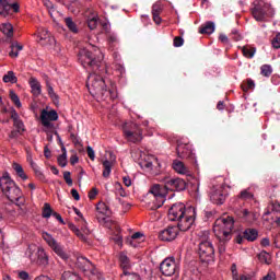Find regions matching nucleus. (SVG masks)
I'll return each instance as SVG.
<instances>
[{
    "mask_svg": "<svg viewBox=\"0 0 280 280\" xmlns=\"http://www.w3.org/2000/svg\"><path fill=\"white\" fill-rule=\"evenodd\" d=\"M268 10H270V5L268 3H265L264 0H257L254 2L252 14L256 21H264Z\"/></svg>",
    "mask_w": 280,
    "mask_h": 280,
    "instance_id": "f8f14e48",
    "label": "nucleus"
},
{
    "mask_svg": "<svg viewBox=\"0 0 280 280\" xmlns=\"http://www.w3.org/2000/svg\"><path fill=\"white\" fill-rule=\"evenodd\" d=\"M0 31L8 38H12V36H14V27L10 23L2 24L0 27Z\"/></svg>",
    "mask_w": 280,
    "mask_h": 280,
    "instance_id": "cd10ccee",
    "label": "nucleus"
},
{
    "mask_svg": "<svg viewBox=\"0 0 280 280\" xmlns=\"http://www.w3.org/2000/svg\"><path fill=\"white\" fill-rule=\"evenodd\" d=\"M233 229H235L233 217L217 219L213 226L214 235L222 241H229L233 237Z\"/></svg>",
    "mask_w": 280,
    "mask_h": 280,
    "instance_id": "7ed1b4c3",
    "label": "nucleus"
},
{
    "mask_svg": "<svg viewBox=\"0 0 280 280\" xmlns=\"http://www.w3.org/2000/svg\"><path fill=\"white\" fill-rule=\"evenodd\" d=\"M69 229L71 230L72 233L77 235V237H79V240H82V242H86V237L84 236V234H82V231H80V229L75 226V224L70 223Z\"/></svg>",
    "mask_w": 280,
    "mask_h": 280,
    "instance_id": "72a5a7b5",
    "label": "nucleus"
},
{
    "mask_svg": "<svg viewBox=\"0 0 280 280\" xmlns=\"http://www.w3.org/2000/svg\"><path fill=\"white\" fill-rule=\"evenodd\" d=\"M42 215L43 218H51V215H54V210H51V206L49 203H44Z\"/></svg>",
    "mask_w": 280,
    "mask_h": 280,
    "instance_id": "79ce46f5",
    "label": "nucleus"
},
{
    "mask_svg": "<svg viewBox=\"0 0 280 280\" xmlns=\"http://www.w3.org/2000/svg\"><path fill=\"white\" fill-rule=\"evenodd\" d=\"M178 237V228L177 226H168L162 230L159 234V240L162 242H174Z\"/></svg>",
    "mask_w": 280,
    "mask_h": 280,
    "instance_id": "dca6fc26",
    "label": "nucleus"
},
{
    "mask_svg": "<svg viewBox=\"0 0 280 280\" xmlns=\"http://www.w3.org/2000/svg\"><path fill=\"white\" fill-rule=\"evenodd\" d=\"M261 280H277V273L275 271H268Z\"/></svg>",
    "mask_w": 280,
    "mask_h": 280,
    "instance_id": "bf43d9fd",
    "label": "nucleus"
},
{
    "mask_svg": "<svg viewBox=\"0 0 280 280\" xmlns=\"http://www.w3.org/2000/svg\"><path fill=\"white\" fill-rule=\"evenodd\" d=\"M65 23L70 32H72L73 34H78V25H75V22H73L71 18H66Z\"/></svg>",
    "mask_w": 280,
    "mask_h": 280,
    "instance_id": "c9c22d12",
    "label": "nucleus"
},
{
    "mask_svg": "<svg viewBox=\"0 0 280 280\" xmlns=\"http://www.w3.org/2000/svg\"><path fill=\"white\" fill-rule=\"evenodd\" d=\"M210 199L214 205H224L226 195H224V188L222 186H214L210 192Z\"/></svg>",
    "mask_w": 280,
    "mask_h": 280,
    "instance_id": "2eb2a0df",
    "label": "nucleus"
},
{
    "mask_svg": "<svg viewBox=\"0 0 280 280\" xmlns=\"http://www.w3.org/2000/svg\"><path fill=\"white\" fill-rule=\"evenodd\" d=\"M38 250H40V247L36 245H30L26 250V257L33 262L36 264L38 261Z\"/></svg>",
    "mask_w": 280,
    "mask_h": 280,
    "instance_id": "5701e85b",
    "label": "nucleus"
},
{
    "mask_svg": "<svg viewBox=\"0 0 280 280\" xmlns=\"http://www.w3.org/2000/svg\"><path fill=\"white\" fill-rule=\"evenodd\" d=\"M164 186L166 188V192L168 191H185L187 187V183H185V179L183 178H171L166 177L163 180Z\"/></svg>",
    "mask_w": 280,
    "mask_h": 280,
    "instance_id": "9b49d317",
    "label": "nucleus"
},
{
    "mask_svg": "<svg viewBox=\"0 0 280 280\" xmlns=\"http://www.w3.org/2000/svg\"><path fill=\"white\" fill-rule=\"evenodd\" d=\"M236 215L249 224L257 221V213L249 211L248 209L236 210Z\"/></svg>",
    "mask_w": 280,
    "mask_h": 280,
    "instance_id": "6ab92c4d",
    "label": "nucleus"
},
{
    "mask_svg": "<svg viewBox=\"0 0 280 280\" xmlns=\"http://www.w3.org/2000/svg\"><path fill=\"white\" fill-rule=\"evenodd\" d=\"M88 27H90V30H95V27H97V19L93 18L89 20Z\"/></svg>",
    "mask_w": 280,
    "mask_h": 280,
    "instance_id": "680f3d73",
    "label": "nucleus"
},
{
    "mask_svg": "<svg viewBox=\"0 0 280 280\" xmlns=\"http://www.w3.org/2000/svg\"><path fill=\"white\" fill-rule=\"evenodd\" d=\"M176 150L179 159H194V151L191 150V144L178 143Z\"/></svg>",
    "mask_w": 280,
    "mask_h": 280,
    "instance_id": "a211bd4d",
    "label": "nucleus"
},
{
    "mask_svg": "<svg viewBox=\"0 0 280 280\" xmlns=\"http://www.w3.org/2000/svg\"><path fill=\"white\" fill-rule=\"evenodd\" d=\"M3 82H5V84L11 83V84H16V82H19V79L16 78V74L14 73V71H8L3 78H2Z\"/></svg>",
    "mask_w": 280,
    "mask_h": 280,
    "instance_id": "c756f323",
    "label": "nucleus"
},
{
    "mask_svg": "<svg viewBox=\"0 0 280 280\" xmlns=\"http://www.w3.org/2000/svg\"><path fill=\"white\" fill-rule=\"evenodd\" d=\"M187 214V208L184 203H174L168 210V219L171 222H178L180 218Z\"/></svg>",
    "mask_w": 280,
    "mask_h": 280,
    "instance_id": "ddd939ff",
    "label": "nucleus"
},
{
    "mask_svg": "<svg viewBox=\"0 0 280 280\" xmlns=\"http://www.w3.org/2000/svg\"><path fill=\"white\" fill-rule=\"evenodd\" d=\"M173 45L174 47H183V45H185V39L180 36H176L173 39Z\"/></svg>",
    "mask_w": 280,
    "mask_h": 280,
    "instance_id": "09e8293b",
    "label": "nucleus"
},
{
    "mask_svg": "<svg viewBox=\"0 0 280 280\" xmlns=\"http://www.w3.org/2000/svg\"><path fill=\"white\" fill-rule=\"evenodd\" d=\"M125 139L130 143H141L143 141V130L135 122H126L122 127Z\"/></svg>",
    "mask_w": 280,
    "mask_h": 280,
    "instance_id": "39448f33",
    "label": "nucleus"
},
{
    "mask_svg": "<svg viewBox=\"0 0 280 280\" xmlns=\"http://www.w3.org/2000/svg\"><path fill=\"white\" fill-rule=\"evenodd\" d=\"M31 167L34 170L36 176H43V172H40V167L34 163V161L31 160Z\"/></svg>",
    "mask_w": 280,
    "mask_h": 280,
    "instance_id": "6e6d98bb",
    "label": "nucleus"
},
{
    "mask_svg": "<svg viewBox=\"0 0 280 280\" xmlns=\"http://www.w3.org/2000/svg\"><path fill=\"white\" fill-rule=\"evenodd\" d=\"M39 119L42 121L44 132H56V124H54V121H58V112H56V109H42Z\"/></svg>",
    "mask_w": 280,
    "mask_h": 280,
    "instance_id": "423d86ee",
    "label": "nucleus"
},
{
    "mask_svg": "<svg viewBox=\"0 0 280 280\" xmlns=\"http://www.w3.org/2000/svg\"><path fill=\"white\" fill-rule=\"evenodd\" d=\"M11 51L9 52L10 58H19V51H23V45L14 42L11 44Z\"/></svg>",
    "mask_w": 280,
    "mask_h": 280,
    "instance_id": "a878e982",
    "label": "nucleus"
},
{
    "mask_svg": "<svg viewBox=\"0 0 280 280\" xmlns=\"http://www.w3.org/2000/svg\"><path fill=\"white\" fill-rule=\"evenodd\" d=\"M0 187L3 194L11 200V202H19L20 200H25L21 188L16 186L14 180L10 177V174L3 173L0 178Z\"/></svg>",
    "mask_w": 280,
    "mask_h": 280,
    "instance_id": "f03ea898",
    "label": "nucleus"
},
{
    "mask_svg": "<svg viewBox=\"0 0 280 280\" xmlns=\"http://www.w3.org/2000/svg\"><path fill=\"white\" fill-rule=\"evenodd\" d=\"M30 86L32 89L33 95H36V96L40 95L42 86H40V82H38V80H36V78L30 79Z\"/></svg>",
    "mask_w": 280,
    "mask_h": 280,
    "instance_id": "b1692460",
    "label": "nucleus"
},
{
    "mask_svg": "<svg viewBox=\"0 0 280 280\" xmlns=\"http://www.w3.org/2000/svg\"><path fill=\"white\" fill-rule=\"evenodd\" d=\"M35 264H39V266H48L49 265V256L45 252L43 247H39L37 252V260Z\"/></svg>",
    "mask_w": 280,
    "mask_h": 280,
    "instance_id": "4be33fe9",
    "label": "nucleus"
},
{
    "mask_svg": "<svg viewBox=\"0 0 280 280\" xmlns=\"http://www.w3.org/2000/svg\"><path fill=\"white\" fill-rule=\"evenodd\" d=\"M241 89L244 93H248V91L255 89V81H253V79H247L241 84Z\"/></svg>",
    "mask_w": 280,
    "mask_h": 280,
    "instance_id": "2f4dec72",
    "label": "nucleus"
},
{
    "mask_svg": "<svg viewBox=\"0 0 280 280\" xmlns=\"http://www.w3.org/2000/svg\"><path fill=\"white\" fill-rule=\"evenodd\" d=\"M104 60V54L102 50L95 46L83 48L79 51V61L82 67L88 69H94V73L90 74L88 78L86 86L89 92L93 97L106 102V100H117V86L112 84L109 89L106 88V81L100 75V67H102V61Z\"/></svg>",
    "mask_w": 280,
    "mask_h": 280,
    "instance_id": "f257e3e1",
    "label": "nucleus"
},
{
    "mask_svg": "<svg viewBox=\"0 0 280 280\" xmlns=\"http://www.w3.org/2000/svg\"><path fill=\"white\" fill-rule=\"evenodd\" d=\"M163 12V4L161 2H155L152 5V14H161Z\"/></svg>",
    "mask_w": 280,
    "mask_h": 280,
    "instance_id": "c03bdc74",
    "label": "nucleus"
},
{
    "mask_svg": "<svg viewBox=\"0 0 280 280\" xmlns=\"http://www.w3.org/2000/svg\"><path fill=\"white\" fill-rule=\"evenodd\" d=\"M215 257V249L213 248V243L209 241V232L205 233V237L199 242V259L205 264L213 261Z\"/></svg>",
    "mask_w": 280,
    "mask_h": 280,
    "instance_id": "20e7f679",
    "label": "nucleus"
},
{
    "mask_svg": "<svg viewBox=\"0 0 280 280\" xmlns=\"http://www.w3.org/2000/svg\"><path fill=\"white\" fill-rule=\"evenodd\" d=\"M12 167L15 172V174L22 178V180H27V175L25 174V171H23V166H21V164L19 163H13Z\"/></svg>",
    "mask_w": 280,
    "mask_h": 280,
    "instance_id": "7c9ffc66",
    "label": "nucleus"
},
{
    "mask_svg": "<svg viewBox=\"0 0 280 280\" xmlns=\"http://www.w3.org/2000/svg\"><path fill=\"white\" fill-rule=\"evenodd\" d=\"M258 259L260 261V264H267L270 265V254L266 253V252H261L260 254H258Z\"/></svg>",
    "mask_w": 280,
    "mask_h": 280,
    "instance_id": "a19ab883",
    "label": "nucleus"
},
{
    "mask_svg": "<svg viewBox=\"0 0 280 280\" xmlns=\"http://www.w3.org/2000/svg\"><path fill=\"white\" fill-rule=\"evenodd\" d=\"M19 135H21V131H19V129L12 130V131L9 133V138H11V139H18V138H19Z\"/></svg>",
    "mask_w": 280,
    "mask_h": 280,
    "instance_id": "69168bd1",
    "label": "nucleus"
},
{
    "mask_svg": "<svg viewBox=\"0 0 280 280\" xmlns=\"http://www.w3.org/2000/svg\"><path fill=\"white\" fill-rule=\"evenodd\" d=\"M96 209L98 213H103V215L108 214V212L110 211V208L105 202H98V205L96 206Z\"/></svg>",
    "mask_w": 280,
    "mask_h": 280,
    "instance_id": "ea45409f",
    "label": "nucleus"
},
{
    "mask_svg": "<svg viewBox=\"0 0 280 280\" xmlns=\"http://www.w3.org/2000/svg\"><path fill=\"white\" fill-rule=\"evenodd\" d=\"M43 240L46 242V244L51 248V250L60 257V259H63L67 261L69 259V254L67 250H65V247L54 238V236L47 232L42 233Z\"/></svg>",
    "mask_w": 280,
    "mask_h": 280,
    "instance_id": "0eeeda50",
    "label": "nucleus"
},
{
    "mask_svg": "<svg viewBox=\"0 0 280 280\" xmlns=\"http://www.w3.org/2000/svg\"><path fill=\"white\" fill-rule=\"evenodd\" d=\"M81 224L83 225L81 228V231H82L81 233H82V235L85 236V242H86V237H89V235H91V230H89V228L86 226V221H85V223L81 222Z\"/></svg>",
    "mask_w": 280,
    "mask_h": 280,
    "instance_id": "864d4df0",
    "label": "nucleus"
},
{
    "mask_svg": "<svg viewBox=\"0 0 280 280\" xmlns=\"http://www.w3.org/2000/svg\"><path fill=\"white\" fill-rule=\"evenodd\" d=\"M10 97L13 101V103L15 104V106L18 108H21V100L19 98V95H16V93H14V91H10Z\"/></svg>",
    "mask_w": 280,
    "mask_h": 280,
    "instance_id": "a18cd8bd",
    "label": "nucleus"
},
{
    "mask_svg": "<svg viewBox=\"0 0 280 280\" xmlns=\"http://www.w3.org/2000/svg\"><path fill=\"white\" fill-rule=\"evenodd\" d=\"M240 198L245 202H250L252 200H255V195H253V192L248 190H242L240 194Z\"/></svg>",
    "mask_w": 280,
    "mask_h": 280,
    "instance_id": "f704fd0d",
    "label": "nucleus"
},
{
    "mask_svg": "<svg viewBox=\"0 0 280 280\" xmlns=\"http://www.w3.org/2000/svg\"><path fill=\"white\" fill-rule=\"evenodd\" d=\"M115 188L117 190V192L122 197V198H126V190H124V186H121L120 183H116L115 184Z\"/></svg>",
    "mask_w": 280,
    "mask_h": 280,
    "instance_id": "603ef678",
    "label": "nucleus"
},
{
    "mask_svg": "<svg viewBox=\"0 0 280 280\" xmlns=\"http://www.w3.org/2000/svg\"><path fill=\"white\" fill-rule=\"evenodd\" d=\"M160 271L164 277H174V275L178 272V264L176 262V259L174 257L165 258L160 264Z\"/></svg>",
    "mask_w": 280,
    "mask_h": 280,
    "instance_id": "1a4fd4ad",
    "label": "nucleus"
},
{
    "mask_svg": "<svg viewBox=\"0 0 280 280\" xmlns=\"http://www.w3.org/2000/svg\"><path fill=\"white\" fill-rule=\"evenodd\" d=\"M226 242H229V241L219 240V253L221 255H222V253H226Z\"/></svg>",
    "mask_w": 280,
    "mask_h": 280,
    "instance_id": "4d7b16f0",
    "label": "nucleus"
},
{
    "mask_svg": "<svg viewBox=\"0 0 280 280\" xmlns=\"http://www.w3.org/2000/svg\"><path fill=\"white\" fill-rule=\"evenodd\" d=\"M88 156L91 161H95V151L91 147H88Z\"/></svg>",
    "mask_w": 280,
    "mask_h": 280,
    "instance_id": "0e129e2a",
    "label": "nucleus"
},
{
    "mask_svg": "<svg viewBox=\"0 0 280 280\" xmlns=\"http://www.w3.org/2000/svg\"><path fill=\"white\" fill-rule=\"evenodd\" d=\"M47 91H48V95H49V97H51V100H58L56 92H54V88L49 83H47Z\"/></svg>",
    "mask_w": 280,
    "mask_h": 280,
    "instance_id": "5fc2aeb1",
    "label": "nucleus"
},
{
    "mask_svg": "<svg viewBox=\"0 0 280 280\" xmlns=\"http://www.w3.org/2000/svg\"><path fill=\"white\" fill-rule=\"evenodd\" d=\"M38 36V43L39 45L47 46V45H56V38L49 34V31L47 28H38L37 32Z\"/></svg>",
    "mask_w": 280,
    "mask_h": 280,
    "instance_id": "f3484780",
    "label": "nucleus"
},
{
    "mask_svg": "<svg viewBox=\"0 0 280 280\" xmlns=\"http://www.w3.org/2000/svg\"><path fill=\"white\" fill-rule=\"evenodd\" d=\"M120 268L122 269V275H128L130 268V258L125 253H120L119 255Z\"/></svg>",
    "mask_w": 280,
    "mask_h": 280,
    "instance_id": "412c9836",
    "label": "nucleus"
},
{
    "mask_svg": "<svg viewBox=\"0 0 280 280\" xmlns=\"http://www.w3.org/2000/svg\"><path fill=\"white\" fill-rule=\"evenodd\" d=\"M242 51H243V56H245V58H253V56H255L256 49L250 46H244L242 48Z\"/></svg>",
    "mask_w": 280,
    "mask_h": 280,
    "instance_id": "4c0bfd02",
    "label": "nucleus"
},
{
    "mask_svg": "<svg viewBox=\"0 0 280 280\" xmlns=\"http://www.w3.org/2000/svg\"><path fill=\"white\" fill-rule=\"evenodd\" d=\"M61 280H82L80 276L71 272V271H65L61 276Z\"/></svg>",
    "mask_w": 280,
    "mask_h": 280,
    "instance_id": "e433bc0d",
    "label": "nucleus"
},
{
    "mask_svg": "<svg viewBox=\"0 0 280 280\" xmlns=\"http://www.w3.org/2000/svg\"><path fill=\"white\" fill-rule=\"evenodd\" d=\"M196 221V210L187 209L185 217L177 220L178 231H189Z\"/></svg>",
    "mask_w": 280,
    "mask_h": 280,
    "instance_id": "9d476101",
    "label": "nucleus"
},
{
    "mask_svg": "<svg viewBox=\"0 0 280 280\" xmlns=\"http://www.w3.org/2000/svg\"><path fill=\"white\" fill-rule=\"evenodd\" d=\"M122 280H141V277L135 272L127 271V273H122L121 276Z\"/></svg>",
    "mask_w": 280,
    "mask_h": 280,
    "instance_id": "37998d69",
    "label": "nucleus"
},
{
    "mask_svg": "<svg viewBox=\"0 0 280 280\" xmlns=\"http://www.w3.org/2000/svg\"><path fill=\"white\" fill-rule=\"evenodd\" d=\"M63 180L67 183V185H68L69 187H71V186L73 185V179H71V172L66 171V172L63 173Z\"/></svg>",
    "mask_w": 280,
    "mask_h": 280,
    "instance_id": "de8ad7c7",
    "label": "nucleus"
},
{
    "mask_svg": "<svg viewBox=\"0 0 280 280\" xmlns=\"http://www.w3.org/2000/svg\"><path fill=\"white\" fill-rule=\"evenodd\" d=\"M103 167H104L103 177L108 178V176H110V172L113 170V162L105 160L103 162Z\"/></svg>",
    "mask_w": 280,
    "mask_h": 280,
    "instance_id": "473e14b6",
    "label": "nucleus"
},
{
    "mask_svg": "<svg viewBox=\"0 0 280 280\" xmlns=\"http://www.w3.org/2000/svg\"><path fill=\"white\" fill-rule=\"evenodd\" d=\"M272 47L275 49H280V33H278L276 37L272 39Z\"/></svg>",
    "mask_w": 280,
    "mask_h": 280,
    "instance_id": "13d9d810",
    "label": "nucleus"
},
{
    "mask_svg": "<svg viewBox=\"0 0 280 280\" xmlns=\"http://www.w3.org/2000/svg\"><path fill=\"white\" fill-rule=\"evenodd\" d=\"M57 161L60 167H67V155L65 153L59 155Z\"/></svg>",
    "mask_w": 280,
    "mask_h": 280,
    "instance_id": "8fccbe9b",
    "label": "nucleus"
},
{
    "mask_svg": "<svg viewBox=\"0 0 280 280\" xmlns=\"http://www.w3.org/2000/svg\"><path fill=\"white\" fill-rule=\"evenodd\" d=\"M126 242L129 246H132L133 248H138V246L141 244V242H139L137 238H132V237L127 238Z\"/></svg>",
    "mask_w": 280,
    "mask_h": 280,
    "instance_id": "3c124183",
    "label": "nucleus"
},
{
    "mask_svg": "<svg viewBox=\"0 0 280 280\" xmlns=\"http://www.w3.org/2000/svg\"><path fill=\"white\" fill-rule=\"evenodd\" d=\"M19 277L22 280H27V279H30V273H27L26 271H21V272H19Z\"/></svg>",
    "mask_w": 280,
    "mask_h": 280,
    "instance_id": "774afa93",
    "label": "nucleus"
},
{
    "mask_svg": "<svg viewBox=\"0 0 280 280\" xmlns=\"http://www.w3.org/2000/svg\"><path fill=\"white\" fill-rule=\"evenodd\" d=\"M260 73L261 75H264L265 78H270V75H272V67L270 65H264L260 68Z\"/></svg>",
    "mask_w": 280,
    "mask_h": 280,
    "instance_id": "58836bf2",
    "label": "nucleus"
},
{
    "mask_svg": "<svg viewBox=\"0 0 280 280\" xmlns=\"http://www.w3.org/2000/svg\"><path fill=\"white\" fill-rule=\"evenodd\" d=\"M258 236L259 232L255 229H247L244 231V238L247 240V242H255Z\"/></svg>",
    "mask_w": 280,
    "mask_h": 280,
    "instance_id": "bb28decb",
    "label": "nucleus"
},
{
    "mask_svg": "<svg viewBox=\"0 0 280 280\" xmlns=\"http://www.w3.org/2000/svg\"><path fill=\"white\" fill-rule=\"evenodd\" d=\"M95 196H97V188H92L89 192L90 200H95Z\"/></svg>",
    "mask_w": 280,
    "mask_h": 280,
    "instance_id": "338daca9",
    "label": "nucleus"
},
{
    "mask_svg": "<svg viewBox=\"0 0 280 280\" xmlns=\"http://www.w3.org/2000/svg\"><path fill=\"white\" fill-rule=\"evenodd\" d=\"M149 194H152L155 198L152 209H161V206L165 205V198L167 196L165 184L163 186L161 184H154L151 186Z\"/></svg>",
    "mask_w": 280,
    "mask_h": 280,
    "instance_id": "6e6552de",
    "label": "nucleus"
},
{
    "mask_svg": "<svg viewBox=\"0 0 280 280\" xmlns=\"http://www.w3.org/2000/svg\"><path fill=\"white\" fill-rule=\"evenodd\" d=\"M13 126L14 128H16V130L21 131V132H25V125L23 124V120H15L13 121Z\"/></svg>",
    "mask_w": 280,
    "mask_h": 280,
    "instance_id": "49530a36",
    "label": "nucleus"
},
{
    "mask_svg": "<svg viewBox=\"0 0 280 280\" xmlns=\"http://www.w3.org/2000/svg\"><path fill=\"white\" fill-rule=\"evenodd\" d=\"M11 113V119L14 121H19L21 118L19 117V113H16V109L11 108L10 109Z\"/></svg>",
    "mask_w": 280,
    "mask_h": 280,
    "instance_id": "e2e57ef3",
    "label": "nucleus"
},
{
    "mask_svg": "<svg viewBox=\"0 0 280 280\" xmlns=\"http://www.w3.org/2000/svg\"><path fill=\"white\" fill-rule=\"evenodd\" d=\"M130 237L133 240H138L139 242H144V240H145L143 236V233H141V232H136Z\"/></svg>",
    "mask_w": 280,
    "mask_h": 280,
    "instance_id": "052dcab7",
    "label": "nucleus"
},
{
    "mask_svg": "<svg viewBox=\"0 0 280 280\" xmlns=\"http://www.w3.org/2000/svg\"><path fill=\"white\" fill-rule=\"evenodd\" d=\"M20 7L16 0H0V15L9 16L13 12H19Z\"/></svg>",
    "mask_w": 280,
    "mask_h": 280,
    "instance_id": "4468645a",
    "label": "nucleus"
},
{
    "mask_svg": "<svg viewBox=\"0 0 280 280\" xmlns=\"http://www.w3.org/2000/svg\"><path fill=\"white\" fill-rule=\"evenodd\" d=\"M173 170H175L177 174H189V167H187L185 163L180 161H175L173 163Z\"/></svg>",
    "mask_w": 280,
    "mask_h": 280,
    "instance_id": "393cba45",
    "label": "nucleus"
},
{
    "mask_svg": "<svg viewBox=\"0 0 280 280\" xmlns=\"http://www.w3.org/2000/svg\"><path fill=\"white\" fill-rule=\"evenodd\" d=\"M213 32H215V24L213 22H206L199 30V34H213Z\"/></svg>",
    "mask_w": 280,
    "mask_h": 280,
    "instance_id": "c85d7f7f",
    "label": "nucleus"
},
{
    "mask_svg": "<svg viewBox=\"0 0 280 280\" xmlns=\"http://www.w3.org/2000/svg\"><path fill=\"white\" fill-rule=\"evenodd\" d=\"M77 264L79 268H82L84 272H91L92 275H95V265H93L91 260L84 257H79Z\"/></svg>",
    "mask_w": 280,
    "mask_h": 280,
    "instance_id": "aec40b11",
    "label": "nucleus"
}]
</instances>
